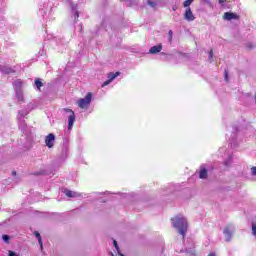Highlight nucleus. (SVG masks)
I'll list each match as a JSON object with an SVG mask.
<instances>
[{"instance_id":"f257e3e1","label":"nucleus","mask_w":256,"mask_h":256,"mask_svg":"<svg viewBox=\"0 0 256 256\" xmlns=\"http://www.w3.org/2000/svg\"><path fill=\"white\" fill-rule=\"evenodd\" d=\"M171 221L172 227L178 229L179 234L182 235V237H185L187 229L189 228L187 220L183 218V216H176L175 218H172Z\"/></svg>"},{"instance_id":"f03ea898","label":"nucleus","mask_w":256,"mask_h":256,"mask_svg":"<svg viewBox=\"0 0 256 256\" xmlns=\"http://www.w3.org/2000/svg\"><path fill=\"white\" fill-rule=\"evenodd\" d=\"M93 100V93L88 92L85 98H81L77 101V105L80 109H89L91 101Z\"/></svg>"},{"instance_id":"7ed1b4c3","label":"nucleus","mask_w":256,"mask_h":256,"mask_svg":"<svg viewBox=\"0 0 256 256\" xmlns=\"http://www.w3.org/2000/svg\"><path fill=\"white\" fill-rule=\"evenodd\" d=\"M46 147L51 149L55 143V134L50 133L45 138Z\"/></svg>"},{"instance_id":"20e7f679","label":"nucleus","mask_w":256,"mask_h":256,"mask_svg":"<svg viewBox=\"0 0 256 256\" xmlns=\"http://www.w3.org/2000/svg\"><path fill=\"white\" fill-rule=\"evenodd\" d=\"M184 19H186V21H195V15H193L190 7L186 9L184 13Z\"/></svg>"},{"instance_id":"39448f33","label":"nucleus","mask_w":256,"mask_h":256,"mask_svg":"<svg viewBox=\"0 0 256 256\" xmlns=\"http://www.w3.org/2000/svg\"><path fill=\"white\" fill-rule=\"evenodd\" d=\"M161 51H163V45L158 44L156 46H152L149 50V53H151V55H156V53H161Z\"/></svg>"},{"instance_id":"423d86ee","label":"nucleus","mask_w":256,"mask_h":256,"mask_svg":"<svg viewBox=\"0 0 256 256\" xmlns=\"http://www.w3.org/2000/svg\"><path fill=\"white\" fill-rule=\"evenodd\" d=\"M224 19L226 21H231L233 19H239V15H237L233 12H226V13H224Z\"/></svg>"},{"instance_id":"0eeeda50","label":"nucleus","mask_w":256,"mask_h":256,"mask_svg":"<svg viewBox=\"0 0 256 256\" xmlns=\"http://www.w3.org/2000/svg\"><path fill=\"white\" fill-rule=\"evenodd\" d=\"M121 75V72H110L107 74L108 81L112 82L114 79H117Z\"/></svg>"},{"instance_id":"6e6552de","label":"nucleus","mask_w":256,"mask_h":256,"mask_svg":"<svg viewBox=\"0 0 256 256\" xmlns=\"http://www.w3.org/2000/svg\"><path fill=\"white\" fill-rule=\"evenodd\" d=\"M75 123V114H70L68 117V129L71 131L73 129V124Z\"/></svg>"},{"instance_id":"1a4fd4ad","label":"nucleus","mask_w":256,"mask_h":256,"mask_svg":"<svg viewBox=\"0 0 256 256\" xmlns=\"http://www.w3.org/2000/svg\"><path fill=\"white\" fill-rule=\"evenodd\" d=\"M199 178L200 179H207V168H205V166L200 167Z\"/></svg>"},{"instance_id":"9d476101","label":"nucleus","mask_w":256,"mask_h":256,"mask_svg":"<svg viewBox=\"0 0 256 256\" xmlns=\"http://www.w3.org/2000/svg\"><path fill=\"white\" fill-rule=\"evenodd\" d=\"M34 235H35L36 239L38 240V243H39L41 249H43V240L41 238V234L39 232L35 231Z\"/></svg>"},{"instance_id":"9b49d317","label":"nucleus","mask_w":256,"mask_h":256,"mask_svg":"<svg viewBox=\"0 0 256 256\" xmlns=\"http://www.w3.org/2000/svg\"><path fill=\"white\" fill-rule=\"evenodd\" d=\"M35 85H36L38 91H41V87H43V82H41V79H36Z\"/></svg>"},{"instance_id":"f8f14e48","label":"nucleus","mask_w":256,"mask_h":256,"mask_svg":"<svg viewBox=\"0 0 256 256\" xmlns=\"http://www.w3.org/2000/svg\"><path fill=\"white\" fill-rule=\"evenodd\" d=\"M63 111H65V113H69L70 115H75V112L70 108H64Z\"/></svg>"},{"instance_id":"ddd939ff","label":"nucleus","mask_w":256,"mask_h":256,"mask_svg":"<svg viewBox=\"0 0 256 256\" xmlns=\"http://www.w3.org/2000/svg\"><path fill=\"white\" fill-rule=\"evenodd\" d=\"M191 3H193V0H186L183 3V7H189L191 5Z\"/></svg>"},{"instance_id":"4468645a","label":"nucleus","mask_w":256,"mask_h":256,"mask_svg":"<svg viewBox=\"0 0 256 256\" xmlns=\"http://www.w3.org/2000/svg\"><path fill=\"white\" fill-rule=\"evenodd\" d=\"M4 73H6L7 75L11 74V73H15V70L11 69V68H6L4 69Z\"/></svg>"},{"instance_id":"2eb2a0df","label":"nucleus","mask_w":256,"mask_h":256,"mask_svg":"<svg viewBox=\"0 0 256 256\" xmlns=\"http://www.w3.org/2000/svg\"><path fill=\"white\" fill-rule=\"evenodd\" d=\"M224 235H227V237H231V230H229V228H225Z\"/></svg>"},{"instance_id":"dca6fc26","label":"nucleus","mask_w":256,"mask_h":256,"mask_svg":"<svg viewBox=\"0 0 256 256\" xmlns=\"http://www.w3.org/2000/svg\"><path fill=\"white\" fill-rule=\"evenodd\" d=\"M148 5H149L150 7H157V2L148 0Z\"/></svg>"},{"instance_id":"f3484780","label":"nucleus","mask_w":256,"mask_h":256,"mask_svg":"<svg viewBox=\"0 0 256 256\" xmlns=\"http://www.w3.org/2000/svg\"><path fill=\"white\" fill-rule=\"evenodd\" d=\"M66 197H73V192L71 190H65Z\"/></svg>"},{"instance_id":"a211bd4d","label":"nucleus","mask_w":256,"mask_h":256,"mask_svg":"<svg viewBox=\"0 0 256 256\" xmlns=\"http://www.w3.org/2000/svg\"><path fill=\"white\" fill-rule=\"evenodd\" d=\"M168 35H169V41L171 43V41H173V30H169Z\"/></svg>"},{"instance_id":"6ab92c4d","label":"nucleus","mask_w":256,"mask_h":256,"mask_svg":"<svg viewBox=\"0 0 256 256\" xmlns=\"http://www.w3.org/2000/svg\"><path fill=\"white\" fill-rule=\"evenodd\" d=\"M252 234L254 235V237H256V224L255 223L252 224Z\"/></svg>"},{"instance_id":"aec40b11","label":"nucleus","mask_w":256,"mask_h":256,"mask_svg":"<svg viewBox=\"0 0 256 256\" xmlns=\"http://www.w3.org/2000/svg\"><path fill=\"white\" fill-rule=\"evenodd\" d=\"M2 239H3V241H5L6 243H9V235L4 234V235L2 236Z\"/></svg>"},{"instance_id":"412c9836","label":"nucleus","mask_w":256,"mask_h":256,"mask_svg":"<svg viewBox=\"0 0 256 256\" xmlns=\"http://www.w3.org/2000/svg\"><path fill=\"white\" fill-rule=\"evenodd\" d=\"M113 245H114L116 251L119 253V245L117 244V240L113 241Z\"/></svg>"},{"instance_id":"4be33fe9","label":"nucleus","mask_w":256,"mask_h":256,"mask_svg":"<svg viewBox=\"0 0 256 256\" xmlns=\"http://www.w3.org/2000/svg\"><path fill=\"white\" fill-rule=\"evenodd\" d=\"M208 59L211 61L213 59V49L209 51Z\"/></svg>"},{"instance_id":"5701e85b","label":"nucleus","mask_w":256,"mask_h":256,"mask_svg":"<svg viewBox=\"0 0 256 256\" xmlns=\"http://www.w3.org/2000/svg\"><path fill=\"white\" fill-rule=\"evenodd\" d=\"M111 83V80H106L105 82H103L102 87H107V85H109Z\"/></svg>"},{"instance_id":"b1692460","label":"nucleus","mask_w":256,"mask_h":256,"mask_svg":"<svg viewBox=\"0 0 256 256\" xmlns=\"http://www.w3.org/2000/svg\"><path fill=\"white\" fill-rule=\"evenodd\" d=\"M251 173L256 177V166L251 168Z\"/></svg>"},{"instance_id":"393cba45","label":"nucleus","mask_w":256,"mask_h":256,"mask_svg":"<svg viewBox=\"0 0 256 256\" xmlns=\"http://www.w3.org/2000/svg\"><path fill=\"white\" fill-rule=\"evenodd\" d=\"M8 256H19V255H17V253H15V252H13V251H9L8 252Z\"/></svg>"},{"instance_id":"a878e982","label":"nucleus","mask_w":256,"mask_h":256,"mask_svg":"<svg viewBox=\"0 0 256 256\" xmlns=\"http://www.w3.org/2000/svg\"><path fill=\"white\" fill-rule=\"evenodd\" d=\"M225 81H229V72L225 70Z\"/></svg>"},{"instance_id":"bb28decb","label":"nucleus","mask_w":256,"mask_h":256,"mask_svg":"<svg viewBox=\"0 0 256 256\" xmlns=\"http://www.w3.org/2000/svg\"><path fill=\"white\" fill-rule=\"evenodd\" d=\"M12 175H14V176L17 175V172H16V171H13V172H12Z\"/></svg>"},{"instance_id":"cd10ccee","label":"nucleus","mask_w":256,"mask_h":256,"mask_svg":"<svg viewBox=\"0 0 256 256\" xmlns=\"http://www.w3.org/2000/svg\"><path fill=\"white\" fill-rule=\"evenodd\" d=\"M208 256H215V253H210L208 254Z\"/></svg>"},{"instance_id":"c85d7f7f","label":"nucleus","mask_w":256,"mask_h":256,"mask_svg":"<svg viewBox=\"0 0 256 256\" xmlns=\"http://www.w3.org/2000/svg\"><path fill=\"white\" fill-rule=\"evenodd\" d=\"M219 3H225V0H219Z\"/></svg>"},{"instance_id":"c756f323","label":"nucleus","mask_w":256,"mask_h":256,"mask_svg":"<svg viewBox=\"0 0 256 256\" xmlns=\"http://www.w3.org/2000/svg\"><path fill=\"white\" fill-rule=\"evenodd\" d=\"M172 9H173V11H177V7H175V6Z\"/></svg>"},{"instance_id":"7c9ffc66","label":"nucleus","mask_w":256,"mask_h":256,"mask_svg":"<svg viewBox=\"0 0 256 256\" xmlns=\"http://www.w3.org/2000/svg\"><path fill=\"white\" fill-rule=\"evenodd\" d=\"M248 47H249V49H253L254 46H253V45H250V46H248Z\"/></svg>"},{"instance_id":"2f4dec72","label":"nucleus","mask_w":256,"mask_h":256,"mask_svg":"<svg viewBox=\"0 0 256 256\" xmlns=\"http://www.w3.org/2000/svg\"><path fill=\"white\" fill-rule=\"evenodd\" d=\"M119 253V256H125V255H123L122 253H120V252H118Z\"/></svg>"},{"instance_id":"473e14b6","label":"nucleus","mask_w":256,"mask_h":256,"mask_svg":"<svg viewBox=\"0 0 256 256\" xmlns=\"http://www.w3.org/2000/svg\"><path fill=\"white\" fill-rule=\"evenodd\" d=\"M76 15H77V17H79V13L78 12H76Z\"/></svg>"},{"instance_id":"72a5a7b5","label":"nucleus","mask_w":256,"mask_h":256,"mask_svg":"<svg viewBox=\"0 0 256 256\" xmlns=\"http://www.w3.org/2000/svg\"><path fill=\"white\" fill-rule=\"evenodd\" d=\"M112 256H115V255L112 254Z\"/></svg>"}]
</instances>
